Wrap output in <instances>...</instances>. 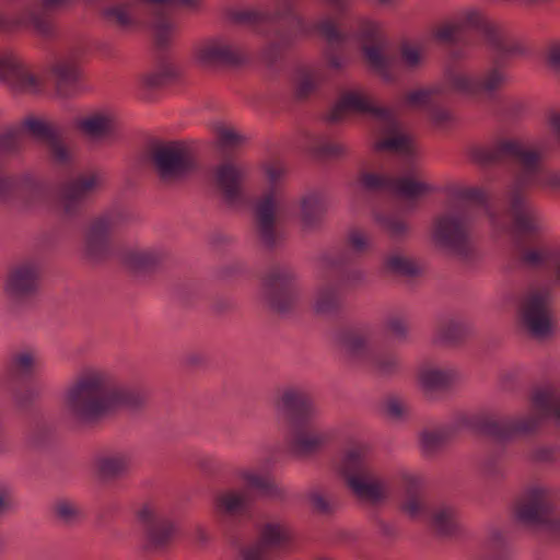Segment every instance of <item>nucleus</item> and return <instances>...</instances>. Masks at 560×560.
Listing matches in <instances>:
<instances>
[{"instance_id": "obj_1", "label": "nucleus", "mask_w": 560, "mask_h": 560, "mask_svg": "<svg viewBox=\"0 0 560 560\" xmlns=\"http://www.w3.org/2000/svg\"><path fill=\"white\" fill-rule=\"evenodd\" d=\"M144 402L143 396L115 383L102 371L81 376L69 389L67 408L81 425H93L120 408L136 409Z\"/></svg>"}, {"instance_id": "obj_2", "label": "nucleus", "mask_w": 560, "mask_h": 560, "mask_svg": "<svg viewBox=\"0 0 560 560\" xmlns=\"http://www.w3.org/2000/svg\"><path fill=\"white\" fill-rule=\"evenodd\" d=\"M231 20L241 25L253 26L257 30L268 27L275 34L261 51V59L268 67H273L285 52L293 47L299 34L305 32V25L289 0L279 1L272 9L242 10L231 14Z\"/></svg>"}, {"instance_id": "obj_3", "label": "nucleus", "mask_w": 560, "mask_h": 560, "mask_svg": "<svg viewBox=\"0 0 560 560\" xmlns=\"http://www.w3.org/2000/svg\"><path fill=\"white\" fill-rule=\"evenodd\" d=\"M148 154L160 182L165 185L184 182L201 168L197 151L188 141L155 140L149 144Z\"/></svg>"}, {"instance_id": "obj_4", "label": "nucleus", "mask_w": 560, "mask_h": 560, "mask_svg": "<svg viewBox=\"0 0 560 560\" xmlns=\"http://www.w3.org/2000/svg\"><path fill=\"white\" fill-rule=\"evenodd\" d=\"M508 211L511 217L510 234L514 245L536 244L541 236L540 217L532 205L524 175H517L506 190Z\"/></svg>"}, {"instance_id": "obj_5", "label": "nucleus", "mask_w": 560, "mask_h": 560, "mask_svg": "<svg viewBox=\"0 0 560 560\" xmlns=\"http://www.w3.org/2000/svg\"><path fill=\"white\" fill-rule=\"evenodd\" d=\"M469 155L474 163L481 166L515 162L527 174L537 173L541 161L538 151L525 149L517 139H499L491 147H474Z\"/></svg>"}, {"instance_id": "obj_6", "label": "nucleus", "mask_w": 560, "mask_h": 560, "mask_svg": "<svg viewBox=\"0 0 560 560\" xmlns=\"http://www.w3.org/2000/svg\"><path fill=\"white\" fill-rule=\"evenodd\" d=\"M432 241L436 247L464 260L472 258L476 254L469 223L463 215L445 213L436 217L433 222Z\"/></svg>"}, {"instance_id": "obj_7", "label": "nucleus", "mask_w": 560, "mask_h": 560, "mask_svg": "<svg viewBox=\"0 0 560 560\" xmlns=\"http://www.w3.org/2000/svg\"><path fill=\"white\" fill-rule=\"evenodd\" d=\"M515 513L526 525H542L549 532H560V513H556V501L548 489H528L516 503Z\"/></svg>"}, {"instance_id": "obj_8", "label": "nucleus", "mask_w": 560, "mask_h": 560, "mask_svg": "<svg viewBox=\"0 0 560 560\" xmlns=\"http://www.w3.org/2000/svg\"><path fill=\"white\" fill-rule=\"evenodd\" d=\"M269 307L279 315L294 308L298 300L296 275L290 266L275 265L261 278Z\"/></svg>"}, {"instance_id": "obj_9", "label": "nucleus", "mask_w": 560, "mask_h": 560, "mask_svg": "<svg viewBox=\"0 0 560 560\" xmlns=\"http://www.w3.org/2000/svg\"><path fill=\"white\" fill-rule=\"evenodd\" d=\"M358 40L361 45L363 59L374 73L383 81L393 82L392 59L384 51L386 39L382 32L381 25L374 21H363L358 30Z\"/></svg>"}, {"instance_id": "obj_10", "label": "nucleus", "mask_w": 560, "mask_h": 560, "mask_svg": "<svg viewBox=\"0 0 560 560\" xmlns=\"http://www.w3.org/2000/svg\"><path fill=\"white\" fill-rule=\"evenodd\" d=\"M541 421L542 417L538 415L522 419H497L491 415H480L470 420L469 427L478 434L503 442L516 434H530L536 432Z\"/></svg>"}, {"instance_id": "obj_11", "label": "nucleus", "mask_w": 560, "mask_h": 560, "mask_svg": "<svg viewBox=\"0 0 560 560\" xmlns=\"http://www.w3.org/2000/svg\"><path fill=\"white\" fill-rule=\"evenodd\" d=\"M459 25H462V31L468 27L482 34L487 43L498 52L504 55H523L526 51V48L521 42L511 38L500 24L490 20L479 10L466 11L463 14Z\"/></svg>"}, {"instance_id": "obj_12", "label": "nucleus", "mask_w": 560, "mask_h": 560, "mask_svg": "<svg viewBox=\"0 0 560 560\" xmlns=\"http://www.w3.org/2000/svg\"><path fill=\"white\" fill-rule=\"evenodd\" d=\"M346 115L371 116L378 121L396 127V120L392 109L375 105L371 97L357 91L342 93L331 107L329 114L325 117V120L329 124H337L341 121Z\"/></svg>"}, {"instance_id": "obj_13", "label": "nucleus", "mask_w": 560, "mask_h": 560, "mask_svg": "<svg viewBox=\"0 0 560 560\" xmlns=\"http://www.w3.org/2000/svg\"><path fill=\"white\" fill-rule=\"evenodd\" d=\"M137 517L144 535L143 550L148 552L166 550L176 533L173 521L148 505L137 512Z\"/></svg>"}, {"instance_id": "obj_14", "label": "nucleus", "mask_w": 560, "mask_h": 560, "mask_svg": "<svg viewBox=\"0 0 560 560\" xmlns=\"http://www.w3.org/2000/svg\"><path fill=\"white\" fill-rule=\"evenodd\" d=\"M195 61L207 68L237 67L246 57L241 49L221 38H209L194 48Z\"/></svg>"}, {"instance_id": "obj_15", "label": "nucleus", "mask_w": 560, "mask_h": 560, "mask_svg": "<svg viewBox=\"0 0 560 560\" xmlns=\"http://www.w3.org/2000/svg\"><path fill=\"white\" fill-rule=\"evenodd\" d=\"M547 291L530 293L522 303L521 315L524 326L538 338H544L552 332L551 312Z\"/></svg>"}, {"instance_id": "obj_16", "label": "nucleus", "mask_w": 560, "mask_h": 560, "mask_svg": "<svg viewBox=\"0 0 560 560\" xmlns=\"http://www.w3.org/2000/svg\"><path fill=\"white\" fill-rule=\"evenodd\" d=\"M504 80L503 72L493 68L483 78L471 77L462 72L452 73L448 75L445 85L448 88V92L452 90L468 96L491 95L503 85Z\"/></svg>"}, {"instance_id": "obj_17", "label": "nucleus", "mask_w": 560, "mask_h": 560, "mask_svg": "<svg viewBox=\"0 0 560 560\" xmlns=\"http://www.w3.org/2000/svg\"><path fill=\"white\" fill-rule=\"evenodd\" d=\"M117 225L110 214H104L91 221L85 234V254L90 259H105L109 253V235Z\"/></svg>"}, {"instance_id": "obj_18", "label": "nucleus", "mask_w": 560, "mask_h": 560, "mask_svg": "<svg viewBox=\"0 0 560 560\" xmlns=\"http://www.w3.org/2000/svg\"><path fill=\"white\" fill-rule=\"evenodd\" d=\"M291 540L290 529L280 523H267L259 532L258 540L242 551L244 560H266L270 550Z\"/></svg>"}, {"instance_id": "obj_19", "label": "nucleus", "mask_w": 560, "mask_h": 560, "mask_svg": "<svg viewBox=\"0 0 560 560\" xmlns=\"http://www.w3.org/2000/svg\"><path fill=\"white\" fill-rule=\"evenodd\" d=\"M276 210L277 201L275 191L271 189L255 207L257 233L268 249H273L280 240V234L276 231Z\"/></svg>"}, {"instance_id": "obj_20", "label": "nucleus", "mask_w": 560, "mask_h": 560, "mask_svg": "<svg viewBox=\"0 0 560 560\" xmlns=\"http://www.w3.org/2000/svg\"><path fill=\"white\" fill-rule=\"evenodd\" d=\"M246 170L233 163H222L214 173L215 185L222 192L224 201L232 206L243 198Z\"/></svg>"}, {"instance_id": "obj_21", "label": "nucleus", "mask_w": 560, "mask_h": 560, "mask_svg": "<svg viewBox=\"0 0 560 560\" xmlns=\"http://www.w3.org/2000/svg\"><path fill=\"white\" fill-rule=\"evenodd\" d=\"M0 81L10 82L20 92L37 93L40 90L39 80L25 71L23 62L12 55L0 57Z\"/></svg>"}, {"instance_id": "obj_22", "label": "nucleus", "mask_w": 560, "mask_h": 560, "mask_svg": "<svg viewBox=\"0 0 560 560\" xmlns=\"http://www.w3.org/2000/svg\"><path fill=\"white\" fill-rule=\"evenodd\" d=\"M51 72L56 78V91L62 97H72L85 90V75L77 62L61 60L55 63Z\"/></svg>"}, {"instance_id": "obj_23", "label": "nucleus", "mask_w": 560, "mask_h": 560, "mask_svg": "<svg viewBox=\"0 0 560 560\" xmlns=\"http://www.w3.org/2000/svg\"><path fill=\"white\" fill-rule=\"evenodd\" d=\"M281 402L292 429L310 423L314 415V407L307 393L293 388L287 389L281 397Z\"/></svg>"}, {"instance_id": "obj_24", "label": "nucleus", "mask_w": 560, "mask_h": 560, "mask_svg": "<svg viewBox=\"0 0 560 560\" xmlns=\"http://www.w3.org/2000/svg\"><path fill=\"white\" fill-rule=\"evenodd\" d=\"M328 442L326 434L316 431L310 423L293 428L289 451L296 457H306L318 453Z\"/></svg>"}, {"instance_id": "obj_25", "label": "nucleus", "mask_w": 560, "mask_h": 560, "mask_svg": "<svg viewBox=\"0 0 560 560\" xmlns=\"http://www.w3.org/2000/svg\"><path fill=\"white\" fill-rule=\"evenodd\" d=\"M38 269L33 264H24L11 271L7 281V291L16 298H23L36 292Z\"/></svg>"}, {"instance_id": "obj_26", "label": "nucleus", "mask_w": 560, "mask_h": 560, "mask_svg": "<svg viewBox=\"0 0 560 560\" xmlns=\"http://www.w3.org/2000/svg\"><path fill=\"white\" fill-rule=\"evenodd\" d=\"M96 186V176H79L65 184L61 189L65 212L72 214L77 211L78 205Z\"/></svg>"}, {"instance_id": "obj_27", "label": "nucleus", "mask_w": 560, "mask_h": 560, "mask_svg": "<svg viewBox=\"0 0 560 560\" xmlns=\"http://www.w3.org/2000/svg\"><path fill=\"white\" fill-rule=\"evenodd\" d=\"M163 260L164 256L156 252L128 250L120 256L121 265L135 275L154 272Z\"/></svg>"}, {"instance_id": "obj_28", "label": "nucleus", "mask_w": 560, "mask_h": 560, "mask_svg": "<svg viewBox=\"0 0 560 560\" xmlns=\"http://www.w3.org/2000/svg\"><path fill=\"white\" fill-rule=\"evenodd\" d=\"M75 127L88 138L100 140L113 132V119L103 114H94L78 120Z\"/></svg>"}, {"instance_id": "obj_29", "label": "nucleus", "mask_w": 560, "mask_h": 560, "mask_svg": "<svg viewBox=\"0 0 560 560\" xmlns=\"http://www.w3.org/2000/svg\"><path fill=\"white\" fill-rule=\"evenodd\" d=\"M392 191L406 200H416L433 192L434 187L425 182L401 176L394 178Z\"/></svg>"}, {"instance_id": "obj_30", "label": "nucleus", "mask_w": 560, "mask_h": 560, "mask_svg": "<svg viewBox=\"0 0 560 560\" xmlns=\"http://www.w3.org/2000/svg\"><path fill=\"white\" fill-rule=\"evenodd\" d=\"M22 127L25 128L35 141L45 144H48L61 132L55 122L39 119L33 115H28L23 119Z\"/></svg>"}, {"instance_id": "obj_31", "label": "nucleus", "mask_w": 560, "mask_h": 560, "mask_svg": "<svg viewBox=\"0 0 560 560\" xmlns=\"http://www.w3.org/2000/svg\"><path fill=\"white\" fill-rule=\"evenodd\" d=\"M326 207L317 194H310L301 199V221L306 229L319 225Z\"/></svg>"}, {"instance_id": "obj_32", "label": "nucleus", "mask_w": 560, "mask_h": 560, "mask_svg": "<svg viewBox=\"0 0 560 560\" xmlns=\"http://www.w3.org/2000/svg\"><path fill=\"white\" fill-rule=\"evenodd\" d=\"M448 95V88L444 84L432 85L427 89L413 90L405 94L404 101L406 105L417 107H429L434 103L438 97H445Z\"/></svg>"}, {"instance_id": "obj_33", "label": "nucleus", "mask_w": 560, "mask_h": 560, "mask_svg": "<svg viewBox=\"0 0 560 560\" xmlns=\"http://www.w3.org/2000/svg\"><path fill=\"white\" fill-rule=\"evenodd\" d=\"M7 373L14 378L31 380L36 373V360L31 351L12 354L7 364Z\"/></svg>"}, {"instance_id": "obj_34", "label": "nucleus", "mask_w": 560, "mask_h": 560, "mask_svg": "<svg viewBox=\"0 0 560 560\" xmlns=\"http://www.w3.org/2000/svg\"><path fill=\"white\" fill-rule=\"evenodd\" d=\"M154 21L152 28L154 30V44L158 48H166L171 43V33L173 23L171 13L166 8L160 7L153 10Z\"/></svg>"}, {"instance_id": "obj_35", "label": "nucleus", "mask_w": 560, "mask_h": 560, "mask_svg": "<svg viewBox=\"0 0 560 560\" xmlns=\"http://www.w3.org/2000/svg\"><path fill=\"white\" fill-rule=\"evenodd\" d=\"M97 472L102 479H115L124 475L129 466V458L125 454L103 456L96 459Z\"/></svg>"}, {"instance_id": "obj_36", "label": "nucleus", "mask_w": 560, "mask_h": 560, "mask_svg": "<svg viewBox=\"0 0 560 560\" xmlns=\"http://www.w3.org/2000/svg\"><path fill=\"white\" fill-rule=\"evenodd\" d=\"M389 126V131L393 133L389 137L378 140L374 143L373 149L374 151L381 152V151H389V152H396L409 155L412 153V142L410 138L407 136L397 133L396 130L398 126L396 127L392 126L390 124H387Z\"/></svg>"}, {"instance_id": "obj_37", "label": "nucleus", "mask_w": 560, "mask_h": 560, "mask_svg": "<svg viewBox=\"0 0 560 560\" xmlns=\"http://www.w3.org/2000/svg\"><path fill=\"white\" fill-rule=\"evenodd\" d=\"M384 269L394 276L405 278H416L421 275V268L413 259L400 255L388 256L384 260Z\"/></svg>"}, {"instance_id": "obj_38", "label": "nucleus", "mask_w": 560, "mask_h": 560, "mask_svg": "<svg viewBox=\"0 0 560 560\" xmlns=\"http://www.w3.org/2000/svg\"><path fill=\"white\" fill-rule=\"evenodd\" d=\"M246 481L249 487L258 490L266 498L278 501L285 500V490L279 487L270 476L248 475Z\"/></svg>"}, {"instance_id": "obj_39", "label": "nucleus", "mask_w": 560, "mask_h": 560, "mask_svg": "<svg viewBox=\"0 0 560 560\" xmlns=\"http://www.w3.org/2000/svg\"><path fill=\"white\" fill-rule=\"evenodd\" d=\"M348 485L360 499L377 503L384 498L381 486L376 482H368L364 476H350Z\"/></svg>"}, {"instance_id": "obj_40", "label": "nucleus", "mask_w": 560, "mask_h": 560, "mask_svg": "<svg viewBox=\"0 0 560 560\" xmlns=\"http://www.w3.org/2000/svg\"><path fill=\"white\" fill-rule=\"evenodd\" d=\"M456 510L452 506H444L433 513L432 526L438 535L447 537L456 532Z\"/></svg>"}, {"instance_id": "obj_41", "label": "nucleus", "mask_w": 560, "mask_h": 560, "mask_svg": "<svg viewBox=\"0 0 560 560\" xmlns=\"http://www.w3.org/2000/svg\"><path fill=\"white\" fill-rule=\"evenodd\" d=\"M451 432L447 430L423 431L420 434L422 452L425 456H434L441 451L451 439Z\"/></svg>"}, {"instance_id": "obj_42", "label": "nucleus", "mask_w": 560, "mask_h": 560, "mask_svg": "<svg viewBox=\"0 0 560 560\" xmlns=\"http://www.w3.org/2000/svg\"><path fill=\"white\" fill-rule=\"evenodd\" d=\"M175 75L171 68L154 70L141 73L138 77L139 85L144 92H153L166 85L167 81Z\"/></svg>"}, {"instance_id": "obj_43", "label": "nucleus", "mask_w": 560, "mask_h": 560, "mask_svg": "<svg viewBox=\"0 0 560 560\" xmlns=\"http://www.w3.org/2000/svg\"><path fill=\"white\" fill-rule=\"evenodd\" d=\"M217 509L229 515H235L246 511L248 500L245 494L236 492H226L215 500Z\"/></svg>"}, {"instance_id": "obj_44", "label": "nucleus", "mask_w": 560, "mask_h": 560, "mask_svg": "<svg viewBox=\"0 0 560 560\" xmlns=\"http://www.w3.org/2000/svg\"><path fill=\"white\" fill-rule=\"evenodd\" d=\"M466 335V328L462 324L450 319L440 324L438 338L434 340V342H442L447 346H456L465 339Z\"/></svg>"}, {"instance_id": "obj_45", "label": "nucleus", "mask_w": 560, "mask_h": 560, "mask_svg": "<svg viewBox=\"0 0 560 560\" xmlns=\"http://www.w3.org/2000/svg\"><path fill=\"white\" fill-rule=\"evenodd\" d=\"M451 374L441 370H424L419 374V382L427 392L441 390L450 386Z\"/></svg>"}, {"instance_id": "obj_46", "label": "nucleus", "mask_w": 560, "mask_h": 560, "mask_svg": "<svg viewBox=\"0 0 560 560\" xmlns=\"http://www.w3.org/2000/svg\"><path fill=\"white\" fill-rule=\"evenodd\" d=\"M341 470L348 481L350 476H365L366 467L362 450L353 448L348 451L343 457Z\"/></svg>"}, {"instance_id": "obj_47", "label": "nucleus", "mask_w": 560, "mask_h": 560, "mask_svg": "<svg viewBox=\"0 0 560 560\" xmlns=\"http://www.w3.org/2000/svg\"><path fill=\"white\" fill-rule=\"evenodd\" d=\"M533 404L544 416H553L560 420V397L549 390H538L533 397Z\"/></svg>"}, {"instance_id": "obj_48", "label": "nucleus", "mask_w": 560, "mask_h": 560, "mask_svg": "<svg viewBox=\"0 0 560 560\" xmlns=\"http://www.w3.org/2000/svg\"><path fill=\"white\" fill-rule=\"evenodd\" d=\"M341 308V300L334 288H325L319 291L315 304V312L320 315L337 313Z\"/></svg>"}, {"instance_id": "obj_49", "label": "nucleus", "mask_w": 560, "mask_h": 560, "mask_svg": "<svg viewBox=\"0 0 560 560\" xmlns=\"http://www.w3.org/2000/svg\"><path fill=\"white\" fill-rule=\"evenodd\" d=\"M47 12H35L28 13V20L32 24L36 34L45 40H51L57 37L58 32L54 22L46 16Z\"/></svg>"}, {"instance_id": "obj_50", "label": "nucleus", "mask_w": 560, "mask_h": 560, "mask_svg": "<svg viewBox=\"0 0 560 560\" xmlns=\"http://www.w3.org/2000/svg\"><path fill=\"white\" fill-rule=\"evenodd\" d=\"M358 182L369 192L392 191L394 178L376 173L362 172L359 175Z\"/></svg>"}, {"instance_id": "obj_51", "label": "nucleus", "mask_w": 560, "mask_h": 560, "mask_svg": "<svg viewBox=\"0 0 560 560\" xmlns=\"http://www.w3.org/2000/svg\"><path fill=\"white\" fill-rule=\"evenodd\" d=\"M23 131L16 127L8 128L0 135V153L13 154L22 149Z\"/></svg>"}, {"instance_id": "obj_52", "label": "nucleus", "mask_w": 560, "mask_h": 560, "mask_svg": "<svg viewBox=\"0 0 560 560\" xmlns=\"http://www.w3.org/2000/svg\"><path fill=\"white\" fill-rule=\"evenodd\" d=\"M318 88V82L310 71L302 72L294 89V97L298 101H305Z\"/></svg>"}, {"instance_id": "obj_53", "label": "nucleus", "mask_w": 560, "mask_h": 560, "mask_svg": "<svg viewBox=\"0 0 560 560\" xmlns=\"http://www.w3.org/2000/svg\"><path fill=\"white\" fill-rule=\"evenodd\" d=\"M382 228L386 231L390 238L400 240L404 238L409 231V226L405 220L385 217L380 219Z\"/></svg>"}, {"instance_id": "obj_54", "label": "nucleus", "mask_w": 560, "mask_h": 560, "mask_svg": "<svg viewBox=\"0 0 560 560\" xmlns=\"http://www.w3.org/2000/svg\"><path fill=\"white\" fill-rule=\"evenodd\" d=\"M245 141V137L228 127L217 128V144L221 149L236 148Z\"/></svg>"}, {"instance_id": "obj_55", "label": "nucleus", "mask_w": 560, "mask_h": 560, "mask_svg": "<svg viewBox=\"0 0 560 560\" xmlns=\"http://www.w3.org/2000/svg\"><path fill=\"white\" fill-rule=\"evenodd\" d=\"M54 511L56 517L65 524H73L82 515V512L74 504L67 500L58 501L55 504Z\"/></svg>"}, {"instance_id": "obj_56", "label": "nucleus", "mask_w": 560, "mask_h": 560, "mask_svg": "<svg viewBox=\"0 0 560 560\" xmlns=\"http://www.w3.org/2000/svg\"><path fill=\"white\" fill-rule=\"evenodd\" d=\"M55 163L67 165L70 163V152L62 141L61 132L46 144Z\"/></svg>"}, {"instance_id": "obj_57", "label": "nucleus", "mask_w": 560, "mask_h": 560, "mask_svg": "<svg viewBox=\"0 0 560 560\" xmlns=\"http://www.w3.org/2000/svg\"><path fill=\"white\" fill-rule=\"evenodd\" d=\"M340 342L352 354L358 355L366 348V340L363 336L353 331H345L340 335Z\"/></svg>"}, {"instance_id": "obj_58", "label": "nucleus", "mask_w": 560, "mask_h": 560, "mask_svg": "<svg viewBox=\"0 0 560 560\" xmlns=\"http://www.w3.org/2000/svg\"><path fill=\"white\" fill-rule=\"evenodd\" d=\"M315 28L319 32V34L329 43V44H340L345 42V35L338 30L337 25L330 21L326 20L318 23Z\"/></svg>"}, {"instance_id": "obj_59", "label": "nucleus", "mask_w": 560, "mask_h": 560, "mask_svg": "<svg viewBox=\"0 0 560 560\" xmlns=\"http://www.w3.org/2000/svg\"><path fill=\"white\" fill-rule=\"evenodd\" d=\"M102 16L109 23L120 27H127L131 24V19L122 7H112L102 11Z\"/></svg>"}, {"instance_id": "obj_60", "label": "nucleus", "mask_w": 560, "mask_h": 560, "mask_svg": "<svg viewBox=\"0 0 560 560\" xmlns=\"http://www.w3.org/2000/svg\"><path fill=\"white\" fill-rule=\"evenodd\" d=\"M400 58L404 66L409 70H416L421 66L422 57L420 50L408 44L400 46Z\"/></svg>"}, {"instance_id": "obj_61", "label": "nucleus", "mask_w": 560, "mask_h": 560, "mask_svg": "<svg viewBox=\"0 0 560 560\" xmlns=\"http://www.w3.org/2000/svg\"><path fill=\"white\" fill-rule=\"evenodd\" d=\"M308 501L313 513L319 515H331L335 511L330 501L319 492H310Z\"/></svg>"}, {"instance_id": "obj_62", "label": "nucleus", "mask_w": 560, "mask_h": 560, "mask_svg": "<svg viewBox=\"0 0 560 560\" xmlns=\"http://www.w3.org/2000/svg\"><path fill=\"white\" fill-rule=\"evenodd\" d=\"M460 32L462 25L459 23L445 24L435 30L434 38L444 44H455Z\"/></svg>"}, {"instance_id": "obj_63", "label": "nucleus", "mask_w": 560, "mask_h": 560, "mask_svg": "<svg viewBox=\"0 0 560 560\" xmlns=\"http://www.w3.org/2000/svg\"><path fill=\"white\" fill-rule=\"evenodd\" d=\"M314 153L323 158H340L348 154V148L342 143L327 142L314 148Z\"/></svg>"}, {"instance_id": "obj_64", "label": "nucleus", "mask_w": 560, "mask_h": 560, "mask_svg": "<svg viewBox=\"0 0 560 560\" xmlns=\"http://www.w3.org/2000/svg\"><path fill=\"white\" fill-rule=\"evenodd\" d=\"M373 366L378 374L387 376L398 370L399 362L396 355L390 354L383 358H375L373 360Z\"/></svg>"}]
</instances>
